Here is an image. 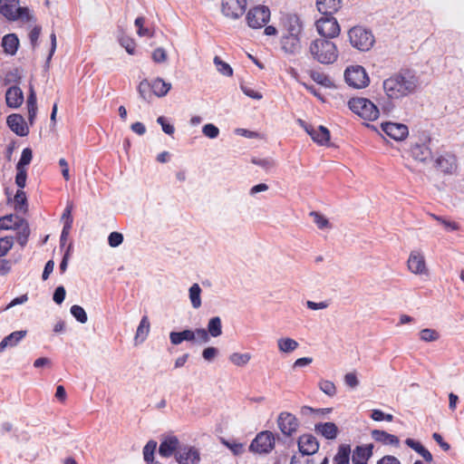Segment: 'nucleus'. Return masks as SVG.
<instances>
[{"instance_id":"nucleus-1","label":"nucleus","mask_w":464,"mask_h":464,"mask_svg":"<svg viewBox=\"0 0 464 464\" xmlns=\"http://www.w3.org/2000/svg\"><path fill=\"white\" fill-rule=\"evenodd\" d=\"M419 86V78L410 69H401L382 82V88L390 100H399L413 93Z\"/></svg>"},{"instance_id":"nucleus-2","label":"nucleus","mask_w":464,"mask_h":464,"mask_svg":"<svg viewBox=\"0 0 464 464\" xmlns=\"http://www.w3.org/2000/svg\"><path fill=\"white\" fill-rule=\"evenodd\" d=\"M281 49L286 54L295 55L302 50L304 24L296 14H285L281 18Z\"/></svg>"},{"instance_id":"nucleus-3","label":"nucleus","mask_w":464,"mask_h":464,"mask_svg":"<svg viewBox=\"0 0 464 464\" xmlns=\"http://www.w3.org/2000/svg\"><path fill=\"white\" fill-rule=\"evenodd\" d=\"M221 334L222 321L219 316H214L208 320L207 328H197L195 330L185 329L181 332H171L169 334V340L174 345H179L184 341L208 343L210 341V337L217 338Z\"/></svg>"},{"instance_id":"nucleus-4","label":"nucleus","mask_w":464,"mask_h":464,"mask_svg":"<svg viewBox=\"0 0 464 464\" xmlns=\"http://www.w3.org/2000/svg\"><path fill=\"white\" fill-rule=\"evenodd\" d=\"M309 52L312 57L322 64L334 63L339 55L336 44L331 40L318 38L311 42Z\"/></svg>"},{"instance_id":"nucleus-5","label":"nucleus","mask_w":464,"mask_h":464,"mask_svg":"<svg viewBox=\"0 0 464 464\" xmlns=\"http://www.w3.org/2000/svg\"><path fill=\"white\" fill-rule=\"evenodd\" d=\"M347 34L350 44L360 52L370 51L375 43V37L372 30L362 25L352 27Z\"/></svg>"},{"instance_id":"nucleus-6","label":"nucleus","mask_w":464,"mask_h":464,"mask_svg":"<svg viewBox=\"0 0 464 464\" xmlns=\"http://www.w3.org/2000/svg\"><path fill=\"white\" fill-rule=\"evenodd\" d=\"M19 0H0V14L9 21L29 22L33 16L28 7L18 6Z\"/></svg>"},{"instance_id":"nucleus-7","label":"nucleus","mask_w":464,"mask_h":464,"mask_svg":"<svg viewBox=\"0 0 464 464\" xmlns=\"http://www.w3.org/2000/svg\"><path fill=\"white\" fill-rule=\"evenodd\" d=\"M349 109L367 121H375L379 117L378 107L370 100L362 97L352 98L348 102Z\"/></svg>"},{"instance_id":"nucleus-8","label":"nucleus","mask_w":464,"mask_h":464,"mask_svg":"<svg viewBox=\"0 0 464 464\" xmlns=\"http://www.w3.org/2000/svg\"><path fill=\"white\" fill-rule=\"evenodd\" d=\"M344 79L346 83L354 89L365 88L370 82L368 73L361 65L347 67L344 72Z\"/></svg>"},{"instance_id":"nucleus-9","label":"nucleus","mask_w":464,"mask_h":464,"mask_svg":"<svg viewBox=\"0 0 464 464\" xmlns=\"http://www.w3.org/2000/svg\"><path fill=\"white\" fill-rule=\"evenodd\" d=\"M315 27L322 38L331 40L341 33V27L333 15H324L315 22Z\"/></svg>"},{"instance_id":"nucleus-10","label":"nucleus","mask_w":464,"mask_h":464,"mask_svg":"<svg viewBox=\"0 0 464 464\" xmlns=\"http://www.w3.org/2000/svg\"><path fill=\"white\" fill-rule=\"evenodd\" d=\"M276 438L273 432L265 430L259 432L249 445V450L258 454H267L275 447Z\"/></svg>"},{"instance_id":"nucleus-11","label":"nucleus","mask_w":464,"mask_h":464,"mask_svg":"<svg viewBox=\"0 0 464 464\" xmlns=\"http://www.w3.org/2000/svg\"><path fill=\"white\" fill-rule=\"evenodd\" d=\"M269 19L270 10L266 5H257L250 8L246 16L248 26L254 29L264 27Z\"/></svg>"},{"instance_id":"nucleus-12","label":"nucleus","mask_w":464,"mask_h":464,"mask_svg":"<svg viewBox=\"0 0 464 464\" xmlns=\"http://www.w3.org/2000/svg\"><path fill=\"white\" fill-rule=\"evenodd\" d=\"M431 138L424 135L420 138L419 141L415 142L411 147V155L412 158L420 162H428L432 159V151L430 148Z\"/></svg>"},{"instance_id":"nucleus-13","label":"nucleus","mask_w":464,"mask_h":464,"mask_svg":"<svg viewBox=\"0 0 464 464\" xmlns=\"http://www.w3.org/2000/svg\"><path fill=\"white\" fill-rule=\"evenodd\" d=\"M246 0H222L221 13L231 20L239 19L246 12Z\"/></svg>"},{"instance_id":"nucleus-14","label":"nucleus","mask_w":464,"mask_h":464,"mask_svg":"<svg viewBox=\"0 0 464 464\" xmlns=\"http://www.w3.org/2000/svg\"><path fill=\"white\" fill-rule=\"evenodd\" d=\"M175 459L178 464H199L201 459L200 452L194 446L181 444L175 454Z\"/></svg>"},{"instance_id":"nucleus-15","label":"nucleus","mask_w":464,"mask_h":464,"mask_svg":"<svg viewBox=\"0 0 464 464\" xmlns=\"http://www.w3.org/2000/svg\"><path fill=\"white\" fill-rule=\"evenodd\" d=\"M277 425L284 435L292 436L297 430L299 421L294 414L283 411L277 418Z\"/></svg>"},{"instance_id":"nucleus-16","label":"nucleus","mask_w":464,"mask_h":464,"mask_svg":"<svg viewBox=\"0 0 464 464\" xmlns=\"http://www.w3.org/2000/svg\"><path fill=\"white\" fill-rule=\"evenodd\" d=\"M181 443L178 437L174 435L163 436L159 447V454L163 458L175 457L176 452L179 450Z\"/></svg>"},{"instance_id":"nucleus-17","label":"nucleus","mask_w":464,"mask_h":464,"mask_svg":"<svg viewBox=\"0 0 464 464\" xmlns=\"http://www.w3.org/2000/svg\"><path fill=\"white\" fill-rule=\"evenodd\" d=\"M299 122L311 136L313 140L320 145H326L330 140V131L324 126L320 125L317 129L306 125L304 121L299 120Z\"/></svg>"},{"instance_id":"nucleus-18","label":"nucleus","mask_w":464,"mask_h":464,"mask_svg":"<svg viewBox=\"0 0 464 464\" xmlns=\"http://www.w3.org/2000/svg\"><path fill=\"white\" fill-rule=\"evenodd\" d=\"M382 129L386 135L395 140H404L409 133L408 127L402 123L385 122L382 124Z\"/></svg>"},{"instance_id":"nucleus-19","label":"nucleus","mask_w":464,"mask_h":464,"mask_svg":"<svg viewBox=\"0 0 464 464\" xmlns=\"http://www.w3.org/2000/svg\"><path fill=\"white\" fill-rule=\"evenodd\" d=\"M299 453L315 454L319 450V442L312 434H303L297 440Z\"/></svg>"},{"instance_id":"nucleus-20","label":"nucleus","mask_w":464,"mask_h":464,"mask_svg":"<svg viewBox=\"0 0 464 464\" xmlns=\"http://www.w3.org/2000/svg\"><path fill=\"white\" fill-rule=\"evenodd\" d=\"M6 123L11 130L20 137L27 136L29 133V128L24 117L20 114L13 113L9 115Z\"/></svg>"},{"instance_id":"nucleus-21","label":"nucleus","mask_w":464,"mask_h":464,"mask_svg":"<svg viewBox=\"0 0 464 464\" xmlns=\"http://www.w3.org/2000/svg\"><path fill=\"white\" fill-rule=\"evenodd\" d=\"M409 270L416 275L427 273V267L424 256L420 251H411L408 258Z\"/></svg>"},{"instance_id":"nucleus-22","label":"nucleus","mask_w":464,"mask_h":464,"mask_svg":"<svg viewBox=\"0 0 464 464\" xmlns=\"http://www.w3.org/2000/svg\"><path fill=\"white\" fill-rule=\"evenodd\" d=\"M373 445H358L352 451L353 464H368V460L372 456Z\"/></svg>"},{"instance_id":"nucleus-23","label":"nucleus","mask_w":464,"mask_h":464,"mask_svg":"<svg viewBox=\"0 0 464 464\" xmlns=\"http://www.w3.org/2000/svg\"><path fill=\"white\" fill-rule=\"evenodd\" d=\"M435 167L444 173L450 174L457 168L456 157L450 153L440 155L435 160Z\"/></svg>"},{"instance_id":"nucleus-24","label":"nucleus","mask_w":464,"mask_h":464,"mask_svg":"<svg viewBox=\"0 0 464 464\" xmlns=\"http://www.w3.org/2000/svg\"><path fill=\"white\" fill-rule=\"evenodd\" d=\"M5 102L9 108L16 109L20 107L24 102V92L18 86H11L5 92Z\"/></svg>"},{"instance_id":"nucleus-25","label":"nucleus","mask_w":464,"mask_h":464,"mask_svg":"<svg viewBox=\"0 0 464 464\" xmlns=\"http://www.w3.org/2000/svg\"><path fill=\"white\" fill-rule=\"evenodd\" d=\"M314 430L326 440H334L338 436L339 429L334 422H320L315 424Z\"/></svg>"},{"instance_id":"nucleus-26","label":"nucleus","mask_w":464,"mask_h":464,"mask_svg":"<svg viewBox=\"0 0 464 464\" xmlns=\"http://www.w3.org/2000/svg\"><path fill=\"white\" fill-rule=\"evenodd\" d=\"M317 10L324 15H333L342 6V0H316Z\"/></svg>"},{"instance_id":"nucleus-27","label":"nucleus","mask_w":464,"mask_h":464,"mask_svg":"<svg viewBox=\"0 0 464 464\" xmlns=\"http://www.w3.org/2000/svg\"><path fill=\"white\" fill-rule=\"evenodd\" d=\"M27 331L20 330L15 331L5 336L0 342V353H3L7 347H14L26 336Z\"/></svg>"},{"instance_id":"nucleus-28","label":"nucleus","mask_w":464,"mask_h":464,"mask_svg":"<svg viewBox=\"0 0 464 464\" xmlns=\"http://www.w3.org/2000/svg\"><path fill=\"white\" fill-rule=\"evenodd\" d=\"M371 434L375 441L381 442L384 445L399 446L400 440L398 437L393 434H390L381 430H373Z\"/></svg>"},{"instance_id":"nucleus-29","label":"nucleus","mask_w":464,"mask_h":464,"mask_svg":"<svg viewBox=\"0 0 464 464\" xmlns=\"http://www.w3.org/2000/svg\"><path fill=\"white\" fill-rule=\"evenodd\" d=\"M4 52L9 55H14L19 46V39L15 34H5L2 39Z\"/></svg>"},{"instance_id":"nucleus-30","label":"nucleus","mask_w":464,"mask_h":464,"mask_svg":"<svg viewBox=\"0 0 464 464\" xmlns=\"http://www.w3.org/2000/svg\"><path fill=\"white\" fill-rule=\"evenodd\" d=\"M150 330V324L149 317L147 315H143L136 331V334L134 337L136 344L143 343L149 335Z\"/></svg>"},{"instance_id":"nucleus-31","label":"nucleus","mask_w":464,"mask_h":464,"mask_svg":"<svg viewBox=\"0 0 464 464\" xmlns=\"http://www.w3.org/2000/svg\"><path fill=\"white\" fill-rule=\"evenodd\" d=\"M24 223V219L20 218L15 215H6L5 217L0 218V229H17Z\"/></svg>"},{"instance_id":"nucleus-32","label":"nucleus","mask_w":464,"mask_h":464,"mask_svg":"<svg viewBox=\"0 0 464 464\" xmlns=\"http://www.w3.org/2000/svg\"><path fill=\"white\" fill-rule=\"evenodd\" d=\"M352 450L349 444H341L334 457V464H350Z\"/></svg>"},{"instance_id":"nucleus-33","label":"nucleus","mask_w":464,"mask_h":464,"mask_svg":"<svg viewBox=\"0 0 464 464\" xmlns=\"http://www.w3.org/2000/svg\"><path fill=\"white\" fill-rule=\"evenodd\" d=\"M27 111H28V121L30 124H33L36 117L37 103H36V93L32 85H30L29 94L27 97Z\"/></svg>"},{"instance_id":"nucleus-34","label":"nucleus","mask_w":464,"mask_h":464,"mask_svg":"<svg viewBox=\"0 0 464 464\" xmlns=\"http://www.w3.org/2000/svg\"><path fill=\"white\" fill-rule=\"evenodd\" d=\"M171 88V83L161 78H157L151 82V92L158 97H164Z\"/></svg>"},{"instance_id":"nucleus-35","label":"nucleus","mask_w":464,"mask_h":464,"mask_svg":"<svg viewBox=\"0 0 464 464\" xmlns=\"http://www.w3.org/2000/svg\"><path fill=\"white\" fill-rule=\"evenodd\" d=\"M201 288L198 284H193L188 289V296L191 305L194 309H198L201 306Z\"/></svg>"},{"instance_id":"nucleus-36","label":"nucleus","mask_w":464,"mask_h":464,"mask_svg":"<svg viewBox=\"0 0 464 464\" xmlns=\"http://www.w3.org/2000/svg\"><path fill=\"white\" fill-rule=\"evenodd\" d=\"M298 343L289 337L280 338L277 340V346L282 353H292L298 347Z\"/></svg>"},{"instance_id":"nucleus-37","label":"nucleus","mask_w":464,"mask_h":464,"mask_svg":"<svg viewBox=\"0 0 464 464\" xmlns=\"http://www.w3.org/2000/svg\"><path fill=\"white\" fill-rule=\"evenodd\" d=\"M157 441L150 440L143 448V459L147 464H152L154 462V454L157 450Z\"/></svg>"},{"instance_id":"nucleus-38","label":"nucleus","mask_w":464,"mask_h":464,"mask_svg":"<svg viewBox=\"0 0 464 464\" xmlns=\"http://www.w3.org/2000/svg\"><path fill=\"white\" fill-rule=\"evenodd\" d=\"M17 229L18 232L16 234V241L21 246H24L30 235V228L27 222L24 220V223L21 225Z\"/></svg>"},{"instance_id":"nucleus-39","label":"nucleus","mask_w":464,"mask_h":464,"mask_svg":"<svg viewBox=\"0 0 464 464\" xmlns=\"http://www.w3.org/2000/svg\"><path fill=\"white\" fill-rule=\"evenodd\" d=\"M214 64L217 67V70L225 76H232L233 75V69L232 67L227 63L226 62L222 61L220 57L215 56L214 57Z\"/></svg>"},{"instance_id":"nucleus-40","label":"nucleus","mask_w":464,"mask_h":464,"mask_svg":"<svg viewBox=\"0 0 464 464\" xmlns=\"http://www.w3.org/2000/svg\"><path fill=\"white\" fill-rule=\"evenodd\" d=\"M26 196L22 189H18L14 196V208L18 212H24L26 207Z\"/></svg>"},{"instance_id":"nucleus-41","label":"nucleus","mask_w":464,"mask_h":464,"mask_svg":"<svg viewBox=\"0 0 464 464\" xmlns=\"http://www.w3.org/2000/svg\"><path fill=\"white\" fill-rule=\"evenodd\" d=\"M310 76L315 82L324 87H331L333 84L331 79L323 72L312 71Z\"/></svg>"},{"instance_id":"nucleus-42","label":"nucleus","mask_w":464,"mask_h":464,"mask_svg":"<svg viewBox=\"0 0 464 464\" xmlns=\"http://www.w3.org/2000/svg\"><path fill=\"white\" fill-rule=\"evenodd\" d=\"M70 312H71L72 315L79 323L85 324L88 321L87 314H86L85 310L82 306H80L78 304H73L71 307Z\"/></svg>"},{"instance_id":"nucleus-43","label":"nucleus","mask_w":464,"mask_h":464,"mask_svg":"<svg viewBox=\"0 0 464 464\" xmlns=\"http://www.w3.org/2000/svg\"><path fill=\"white\" fill-rule=\"evenodd\" d=\"M150 91L151 83L147 80H143L140 82L138 86V92L142 100L149 101L151 98Z\"/></svg>"},{"instance_id":"nucleus-44","label":"nucleus","mask_w":464,"mask_h":464,"mask_svg":"<svg viewBox=\"0 0 464 464\" xmlns=\"http://www.w3.org/2000/svg\"><path fill=\"white\" fill-rule=\"evenodd\" d=\"M251 356L249 353H234L229 356V360L232 363L237 366H244L246 365Z\"/></svg>"},{"instance_id":"nucleus-45","label":"nucleus","mask_w":464,"mask_h":464,"mask_svg":"<svg viewBox=\"0 0 464 464\" xmlns=\"http://www.w3.org/2000/svg\"><path fill=\"white\" fill-rule=\"evenodd\" d=\"M420 338L423 342H434L440 338V334L434 329L425 328L420 332Z\"/></svg>"},{"instance_id":"nucleus-46","label":"nucleus","mask_w":464,"mask_h":464,"mask_svg":"<svg viewBox=\"0 0 464 464\" xmlns=\"http://www.w3.org/2000/svg\"><path fill=\"white\" fill-rule=\"evenodd\" d=\"M320 390L326 395L333 397L336 394V387L334 383L328 380H322L319 382Z\"/></svg>"},{"instance_id":"nucleus-47","label":"nucleus","mask_w":464,"mask_h":464,"mask_svg":"<svg viewBox=\"0 0 464 464\" xmlns=\"http://www.w3.org/2000/svg\"><path fill=\"white\" fill-rule=\"evenodd\" d=\"M33 158V151L30 148H25L22 151L21 158L16 164V168L25 169L29 165Z\"/></svg>"},{"instance_id":"nucleus-48","label":"nucleus","mask_w":464,"mask_h":464,"mask_svg":"<svg viewBox=\"0 0 464 464\" xmlns=\"http://www.w3.org/2000/svg\"><path fill=\"white\" fill-rule=\"evenodd\" d=\"M119 43L129 54H134L135 43L131 38L125 35H121V37H119Z\"/></svg>"},{"instance_id":"nucleus-49","label":"nucleus","mask_w":464,"mask_h":464,"mask_svg":"<svg viewBox=\"0 0 464 464\" xmlns=\"http://www.w3.org/2000/svg\"><path fill=\"white\" fill-rule=\"evenodd\" d=\"M14 245L13 237H5L0 238V257L5 256Z\"/></svg>"},{"instance_id":"nucleus-50","label":"nucleus","mask_w":464,"mask_h":464,"mask_svg":"<svg viewBox=\"0 0 464 464\" xmlns=\"http://www.w3.org/2000/svg\"><path fill=\"white\" fill-rule=\"evenodd\" d=\"M310 456L312 454H295L291 458L290 464H314V459Z\"/></svg>"},{"instance_id":"nucleus-51","label":"nucleus","mask_w":464,"mask_h":464,"mask_svg":"<svg viewBox=\"0 0 464 464\" xmlns=\"http://www.w3.org/2000/svg\"><path fill=\"white\" fill-rule=\"evenodd\" d=\"M222 442L224 445H226L234 455L238 456L241 455L245 451L244 444L240 442L236 441H227L225 440H222Z\"/></svg>"},{"instance_id":"nucleus-52","label":"nucleus","mask_w":464,"mask_h":464,"mask_svg":"<svg viewBox=\"0 0 464 464\" xmlns=\"http://www.w3.org/2000/svg\"><path fill=\"white\" fill-rule=\"evenodd\" d=\"M202 132L209 139H216L219 134V129L212 123H207L203 126Z\"/></svg>"},{"instance_id":"nucleus-53","label":"nucleus","mask_w":464,"mask_h":464,"mask_svg":"<svg viewBox=\"0 0 464 464\" xmlns=\"http://www.w3.org/2000/svg\"><path fill=\"white\" fill-rule=\"evenodd\" d=\"M218 353L219 351L218 348L208 346L202 351V357L206 362H211L218 355Z\"/></svg>"},{"instance_id":"nucleus-54","label":"nucleus","mask_w":464,"mask_h":464,"mask_svg":"<svg viewBox=\"0 0 464 464\" xmlns=\"http://www.w3.org/2000/svg\"><path fill=\"white\" fill-rule=\"evenodd\" d=\"M371 417L375 421L387 420L392 421L393 420V415L389 413H384L382 411L375 409L372 411Z\"/></svg>"},{"instance_id":"nucleus-55","label":"nucleus","mask_w":464,"mask_h":464,"mask_svg":"<svg viewBox=\"0 0 464 464\" xmlns=\"http://www.w3.org/2000/svg\"><path fill=\"white\" fill-rule=\"evenodd\" d=\"M72 204L69 203L63 213L62 215V219L64 221L63 226H66V228H72L73 218L72 217Z\"/></svg>"},{"instance_id":"nucleus-56","label":"nucleus","mask_w":464,"mask_h":464,"mask_svg":"<svg viewBox=\"0 0 464 464\" xmlns=\"http://www.w3.org/2000/svg\"><path fill=\"white\" fill-rule=\"evenodd\" d=\"M310 216L314 218V222L317 225L320 229H324L329 227V221L323 215L318 212L312 211Z\"/></svg>"},{"instance_id":"nucleus-57","label":"nucleus","mask_w":464,"mask_h":464,"mask_svg":"<svg viewBox=\"0 0 464 464\" xmlns=\"http://www.w3.org/2000/svg\"><path fill=\"white\" fill-rule=\"evenodd\" d=\"M432 217L438 220L447 231H455L459 228V226L456 222H453L451 220L445 219L442 217H439L436 215H432Z\"/></svg>"},{"instance_id":"nucleus-58","label":"nucleus","mask_w":464,"mask_h":464,"mask_svg":"<svg viewBox=\"0 0 464 464\" xmlns=\"http://www.w3.org/2000/svg\"><path fill=\"white\" fill-rule=\"evenodd\" d=\"M123 242V235L120 232H111L108 237V244L111 247H117Z\"/></svg>"},{"instance_id":"nucleus-59","label":"nucleus","mask_w":464,"mask_h":464,"mask_svg":"<svg viewBox=\"0 0 464 464\" xmlns=\"http://www.w3.org/2000/svg\"><path fill=\"white\" fill-rule=\"evenodd\" d=\"M15 183L21 189L25 187L27 173L25 169L16 168Z\"/></svg>"},{"instance_id":"nucleus-60","label":"nucleus","mask_w":464,"mask_h":464,"mask_svg":"<svg viewBox=\"0 0 464 464\" xmlns=\"http://www.w3.org/2000/svg\"><path fill=\"white\" fill-rule=\"evenodd\" d=\"M65 295H66V291H65L64 286L59 285L54 290V293L53 295V300L57 304H61L64 301Z\"/></svg>"},{"instance_id":"nucleus-61","label":"nucleus","mask_w":464,"mask_h":464,"mask_svg":"<svg viewBox=\"0 0 464 464\" xmlns=\"http://www.w3.org/2000/svg\"><path fill=\"white\" fill-rule=\"evenodd\" d=\"M157 122L161 126L162 130L168 134L172 135L175 131L174 126L170 123L167 122V120L164 116H160L157 119Z\"/></svg>"},{"instance_id":"nucleus-62","label":"nucleus","mask_w":464,"mask_h":464,"mask_svg":"<svg viewBox=\"0 0 464 464\" xmlns=\"http://www.w3.org/2000/svg\"><path fill=\"white\" fill-rule=\"evenodd\" d=\"M152 60L157 63H161L166 62L167 60V53L166 51L161 48H156L152 53Z\"/></svg>"},{"instance_id":"nucleus-63","label":"nucleus","mask_w":464,"mask_h":464,"mask_svg":"<svg viewBox=\"0 0 464 464\" xmlns=\"http://www.w3.org/2000/svg\"><path fill=\"white\" fill-rule=\"evenodd\" d=\"M144 23L145 18L143 16H139L135 19L134 24L135 26L138 28L137 33L140 36H145L149 34V29L143 26Z\"/></svg>"},{"instance_id":"nucleus-64","label":"nucleus","mask_w":464,"mask_h":464,"mask_svg":"<svg viewBox=\"0 0 464 464\" xmlns=\"http://www.w3.org/2000/svg\"><path fill=\"white\" fill-rule=\"evenodd\" d=\"M377 464H401V461L394 456L386 455L380 459Z\"/></svg>"}]
</instances>
